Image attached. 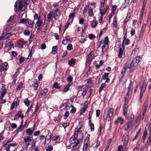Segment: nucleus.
Listing matches in <instances>:
<instances>
[{"instance_id": "obj_1", "label": "nucleus", "mask_w": 151, "mask_h": 151, "mask_svg": "<svg viewBox=\"0 0 151 151\" xmlns=\"http://www.w3.org/2000/svg\"><path fill=\"white\" fill-rule=\"evenodd\" d=\"M81 127L76 129L74 134L70 138V144H74L72 147L73 151H78L80 148L83 137V134L80 130Z\"/></svg>"}, {"instance_id": "obj_2", "label": "nucleus", "mask_w": 151, "mask_h": 151, "mask_svg": "<svg viewBox=\"0 0 151 151\" xmlns=\"http://www.w3.org/2000/svg\"><path fill=\"white\" fill-rule=\"evenodd\" d=\"M17 4L19 10H21L22 8L26 6L27 2L24 1H22L21 2L19 0H17L15 2L14 5V9L17 10Z\"/></svg>"}, {"instance_id": "obj_3", "label": "nucleus", "mask_w": 151, "mask_h": 151, "mask_svg": "<svg viewBox=\"0 0 151 151\" xmlns=\"http://www.w3.org/2000/svg\"><path fill=\"white\" fill-rule=\"evenodd\" d=\"M133 84L131 82L128 87V91L127 94L125 97V99H127L128 100H130L132 96V93L133 89Z\"/></svg>"}, {"instance_id": "obj_4", "label": "nucleus", "mask_w": 151, "mask_h": 151, "mask_svg": "<svg viewBox=\"0 0 151 151\" xmlns=\"http://www.w3.org/2000/svg\"><path fill=\"white\" fill-rule=\"evenodd\" d=\"M132 69L128 63H126L123 67V68L122 70L121 73L123 76L126 72H131V70Z\"/></svg>"}, {"instance_id": "obj_5", "label": "nucleus", "mask_w": 151, "mask_h": 151, "mask_svg": "<svg viewBox=\"0 0 151 151\" xmlns=\"http://www.w3.org/2000/svg\"><path fill=\"white\" fill-rule=\"evenodd\" d=\"M108 42V38L107 37H106L104 38V43L101 47L102 52H104L108 49L109 47Z\"/></svg>"}, {"instance_id": "obj_6", "label": "nucleus", "mask_w": 151, "mask_h": 151, "mask_svg": "<svg viewBox=\"0 0 151 151\" xmlns=\"http://www.w3.org/2000/svg\"><path fill=\"white\" fill-rule=\"evenodd\" d=\"M129 100H128L127 99H125V104L123 106V113L125 117L127 118L129 116V115L127 114V104L128 101Z\"/></svg>"}, {"instance_id": "obj_7", "label": "nucleus", "mask_w": 151, "mask_h": 151, "mask_svg": "<svg viewBox=\"0 0 151 151\" xmlns=\"http://www.w3.org/2000/svg\"><path fill=\"white\" fill-rule=\"evenodd\" d=\"M90 145V141L89 137H87L84 140V146L83 148V151H86L88 147Z\"/></svg>"}, {"instance_id": "obj_8", "label": "nucleus", "mask_w": 151, "mask_h": 151, "mask_svg": "<svg viewBox=\"0 0 151 151\" xmlns=\"http://www.w3.org/2000/svg\"><path fill=\"white\" fill-rule=\"evenodd\" d=\"M114 109L113 108L109 109L107 114V119L108 121L111 120L113 116Z\"/></svg>"}, {"instance_id": "obj_9", "label": "nucleus", "mask_w": 151, "mask_h": 151, "mask_svg": "<svg viewBox=\"0 0 151 151\" xmlns=\"http://www.w3.org/2000/svg\"><path fill=\"white\" fill-rule=\"evenodd\" d=\"M147 85V83L144 81L142 86L141 89L140 93V99H141L143 96V93L145 92Z\"/></svg>"}, {"instance_id": "obj_10", "label": "nucleus", "mask_w": 151, "mask_h": 151, "mask_svg": "<svg viewBox=\"0 0 151 151\" xmlns=\"http://www.w3.org/2000/svg\"><path fill=\"white\" fill-rule=\"evenodd\" d=\"M51 136L52 135L51 133H49L48 135H47L46 137H45L44 135H42L40 136V141H42L44 140V139H45L44 143H46V141L47 140H50L49 142H50V139Z\"/></svg>"}, {"instance_id": "obj_11", "label": "nucleus", "mask_w": 151, "mask_h": 151, "mask_svg": "<svg viewBox=\"0 0 151 151\" xmlns=\"http://www.w3.org/2000/svg\"><path fill=\"white\" fill-rule=\"evenodd\" d=\"M53 18H54L55 20L58 19L59 17L61 14L60 11L58 9H56L53 12Z\"/></svg>"}, {"instance_id": "obj_12", "label": "nucleus", "mask_w": 151, "mask_h": 151, "mask_svg": "<svg viewBox=\"0 0 151 151\" xmlns=\"http://www.w3.org/2000/svg\"><path fill=\"white\" fill-rule=\"evenodd\" d=\"M1 88L0 91V99L2 100L3 97L6 92V90L5 89V87L3 84H2Z\"/></svg>"}, {"instance_id": "obj_13", "label": "nucleus", "mask_w": 151, "mask_h": 151, "mask_svg": "<svg viewBox=\"0 0 151 151\" xmlns=\"http://www.w3.org/2000/svg\"><path fill=\"white\" fill-rule=\"evenodd\" d=\"M9 68L8 64L6 62L3 63L1 66L0 70L2 72L4 70H6Z\"/></svg>"}, {"instance_id": "obj_14", "label": "nucleus", "mask_w": 151, "mask_h": 151, "mask_svg": "<svg viewBox=\"0 0 151 151\" xmlns=\"http://www.w3.org/2000/svg\"><path fill=\"white\" fill-rule=\"evenodd\" d=\"M42 19L37 21L35 24V27L37 28V31L39 30L42 27Z\"/></svg>"}, {"instance_id": "obj_15", "label": "nucleus", "mask_w": 151, "mask_h": 151, "mask_svg": "<svg viewBox=\"0 0 151 151\" xmlns=\"http://www.w3.org/2000/svg\"><path fill=\"white\" fill-rule=\"evenodd\" d=\"M94 58V55L92 52H90L88 55L86 57V62H88L89 60L91 62L92 59Z\"/></svg>"}, {"instance_id": "obj_16", "label": "nucleus", "mask_w": 151, "mask_h": 151, "mask_svg": "<svg viewBox=\"0 0 151 151\" xmlns=\"http://www.w3.org/2000/svg\"><path fill=\"white\" fill-rule=\"evenodd\" d=\"M34 130L35 129H34L29 128L27 129L26 131V133L28 136H29V137H30L32 135Z\"/></svg>"}, {"instance_id": "obj_17", "label": "nucleus", "mask_w": 151, "mask_h": 151, "mask_svg": "<svg viewBox=\"0 0 151 151\" xmlns=\"http://www.w3.org/2000/svg\"><path fill=\"white\" fill-rule=\"evenodd\" d=\"M143 35L144 33L140 32L139 35L138 37H136V39L134 40V41L136 43H137L142 38Z\"/></svg>"}, {"instance_id": "obj_18", "label": "nucleus", "mask_w": 151, "mask_h": 151, "mask_svg": "<svg viewBox=\"0 0 151 151\" xmlns=\"http://www.w3.org/2000/svg\"><path fill=\"white\" fill-rule=\"evenodd\" d=\"M48 92V90L46 88H44L42 91L40 93V97L42 98L45 96Z\"/></svg>"}, {"instance_id": "obj_19", "label": "nucleus", "mask_w": 151, "mask_h": 151, "mask_svg": "<svg viewBox=\"0 0 151 151\" xmlns=\"http://www.w3.org/2000/svg\"><path fill=\"white\" fill-rule=\"evenodd\" d=\"M53 12L51 11L50 13L47 15V19L48 21L50 22L52 20V18H53Z\"/></svg>"}, {"instance_id": "obj_20", "label": "nucleus", "mask_w": 151, "mask_h": 151, "mask_svg": "<svg viewBox=\"0 0 151 151\" xmlns=\"http://www.w3.org/2000/svg\"><path fill=\"white\" fill-rule=\"evenodd\" d=\"M124 54V50L121 47H120L119 49V52L118 54V57L119 58H122V56Z\"/></svg>"}, {"instance_id": "obj_21", "label": "nucleus", "mask_w": 151, "mask_h": 151, "mask_svg": "<svg viewBox=\"0 0 151 151\" xmlns=\"http://www.w3.org/2000/svg\"><path fill=\"white\" fill-rule=\"evenodd\" d=\"M9 34H5L3 33L2 35L0 37V40H6L9 38Z\"/></svg>"}, {"instance_id": "obj_22", "label": "nucleus", "mask_w": 151, "mask_h": 151, "mask_svg": "<svg viewBox=\"0 0 151 151\" xmlns=\"http://www.w3.org/2000/svg\"><path fill=\"white\" fill-rule=\"evenodd\" d=\"M73 78L71 76H68L67 78V81L69 84L72 85L73 84Z\"/></svg>"}, {"instance_id": "obj_23", "label": "nucleus", "mask_w": 151, "mask_h": 151, "mask_svg": "<svg viewBox=\"0 0 151 151\" xmlns=\"http://www.w3.org/2000/svg\"><path fill=\"white\" fill-rule=\"evenodd\" d=\"M75 15V13H72L70 14L69 15V21L72 22L73 20L74 17Z\"/></svg>"}, {"instance_id": "obj_24", "label": "nucleus", "mask_w": 151, "mask_h": 151, "mask_svg": "<svg viewBox=\"0 0 151 151\" xmlns=\"http://www.w3.org/2000/svg\"><path fill=\"white\" fill-rule=\"evenodd\" d=\"M138 64L136 62L135 60H133L131 63L130 65L132 69H133V67H136L137 66Z\"/></svg>"}, {"instance_id": "obj_25", "label": "nucleus", "mask_w": 151, "mask_h": 151, "mask_svg": "<svg viewBox=\"0 0 151 151\" xmlns=\"http://www.w3.org/2000/svg\"><path fill=\"white\" fill-rule=\"evenodd\" d=\"M27 22H28L29 27L31 28H32L34 26V23L33 22L32 20H30L28 19H27Z\"/></svg>"}, {"instance_id": "obj_26", "label": "nucleus", "mask_w": 151, "mask_h": 151, "mask_svg": "<svg viewBox=\"0 0 151 151\" xmlns=\"http://www.w3.org/2000/svg\"><path fill=\"white\" fill-rule=\"evenodd\" d=\"M71 86V85L68 84L66 85V86L64 87L63 91L65 93L67 92L70 90L69 87Z\"/></svg>"}, {"instance_id": "obj_27", "label": "nucleus", "mask_w": 151, "mask_h": 151, "mask_svg": "<svg viewBox=\"0 0 151 151\" xmlns=\"http://www.w3.org/2000/svg\"><path fill=\"white\" fill-rule=\"evenodd\" d=\"M123 119L120 118H118L115 121V124H117L118 123H120L121 124H122L123 123Z\"/></svg>"}, {"instance_id": "obj_28", "label": "nucleus", "mask_w": 151, "mask_h": 151, "mask_svg": "<svg viewBox=\"0 0 151 151\" xmlns=\"http://www.w3.org/2000/svg\"><path fill=\"white\" fill-rule=\"evenodd\" d=\"M129 137L128 135L126 136L125 137L124 142V145L126 146L128 143Z\"/></svg>"}, {"instance_id": "obj_29", "label": "nucleus", "mask_w": 151, "mask_h": 151, "mask_svg": "<svg viewBox=\"0 0 151 151\" xmlns=\"http://www.w3.org/2000/svg\"><path fill=\"white\" fill-rule=\"evenodd\" d=\"M31 137L29 136L25 137H24V142H30L31 141Z\"/></svg>"}, {"instance_id": "obj_30", "label": "nucleus", "mask_w": 151, "mask_h": 151, "mask_svg": "<svg viewBox=\"0 0 151 151\" xmlns=\"http://www.w3.org/2000/svg\"><path fill=\"white\" fill-rule=\"evenodd\" d=\"M92 83V81L91 79H88L87 80L86 86L88 87H90Z\"/></svg>"}, {"instance_id": "obj_31", "label": "nucleus", "mask_w": 151, "mask_h": 151, "mask_svg": "<svg viewBox=\"0 0 151 151\" xmlns=\"http://www.w3.org/2000/svg\"><path fill=\"white\" fill-rule=\"evenodd\" d=\"M23 84L22 82L19 83L17 86L16 90L18 91L22 89L23 87Z\"/></svg>"}, {"instance_id": "obj_32", "label": "nucleus", "mask_w": 151, "mask_h": 151, "mask_svg": "<svg viewBox=\"0 0 151 151\" xmlns=\"http://www.w3.org/2000/svg\"><path fill=\"white\" fill-rule=\"evenodd\" d=\"M40 103H37L34 112V114H35L37 112L39 108L40 107Z\"/></svg>"}, {"instance_id": "obj_33", "label": "nucleus", "mask_w": 151, "mask_h": 151, "mask_svg": "<svg viewBox=\"0 0 151 151\" xmlns=\"http://www.w3.org/2000/svg\"><path fill=\"white\" fill-rule=\"evenodd\" d=\"M87 107V105H84L82 109L81 110V114H82L85 112L86 110Z\"/></svg>"}, {"instance_id": "obj_34", "label": "nucleus", "mask_w": 151, "mask_h": 151, "mask_svg": "<svg viewBox=\"0 0 151 151\" xmlns=\"http://www.w3.org/2000/svg\"><path fill=\"white\" fill-rule=\"evenodd\" d=\"M149 137L148 138V140L147 143L148 144H149L151 147V129H150V132L149 133Z\"/></svg>"}, {"instance_id": "obj_35", "label": "nucleus", "mask_w": 151, "mask_h": 151, "mask_svg": "<svg viewBox=\"0 0 151 151\" xmlns=\"http://www.w3.org/2000/svg\"><path fill=\"white\" fill-rule=\"evenodd\" d=\"M58 50V47L57 46H54L52 48V53L53 54H55L57 52V51Z\"/></svg>"}, {"instance_id": "obj_36", "label": "nucleus", "mask_w": 151, "mask_h": 151, "mask_svg": "<svg viewBox=\"0 0 151 151\" xmlns=\"http://www.w3.org/2000/svg\"><path fill=\"white\" fill-rule=\"evenodd\" d=\"M97 24V22L96 20H93L91 23V27L94 28L96 27Z\"/></svg>"}, {"instance_id": "obj_37", "label": "nucleus", "mask_w": 151, "mask_h": 151, "mask_svg": "<svg viewBox=\"0 0 151 151\" xmlns=\"http://www.w3.org/2000/svg\"><path fill=\"white\" fill-rule=\"evenodd\" d=\"M100 144V142L97 140V142L96 143V145L93 147V149L95 150H96L97 149H98V146Z\"/></svg>"}, {"instance_id": "obj_38", "label": "nucleus", "mask_w": 151, "mask_h": 151, "mask_svg": "<svg viewBox=\"0 0 151 151\" xmlns=\"http://www.w3.org/2000/svg\"><path fill=\"white\" fill-rule=\"evenodd\" d=\"M132 120H130L129 121L127 124V129H129L132 126Z\"/></svg>"}, {"instance_id": "obj_39", "label": "nucleus", "mask_w": 151, "mask_h": 151, "mask_svg": "<svg viewBox=\"0 0 151 151\" xmlns=\"http://www.w3.org/2000/svg\"><path fill=\"white\" fill-rule=\"evenodd\" d=\"M34 19L36 20L37 21H39L41 19L40 18V16H39L37 14H35L34 15Z\"/></svg>"}, {"instance_id": "obj_40", "label": "nucleus", "mask_w": 151, "mask_h": 151, "mask_svg": "<svg viewBox=\"0 0 151 151\" xmlns=\"http://www.w3.org/2000/svg\"><path fill=\"white\" fill-rule=\"evenodd\" d=\"M65 39L68 42H71L73 40V38L70 36H67L65 37Z\"/></svg>"}, {"instance_id": "obj_41", "label": "nucleus", "mask_w": 151, "mask_h": 151, "mask_svg": "<svg viewBox=\"0 0 151 151\" xmlns=\"http://www.w3.org/2000/svg\"><path fill=\"white\" fill-rule=\"evenodd\" d=\"M27 19L23 18L20 20L19 23L25 24H26Z\"/></svg>"}, {"instance_id": "obj_42", "label": "nucleus", "mask_w": 151, "mask_h": 151, "mask_svg": "<svg viewBox=\"0 0 151 151\" xmlns=\"http://www.w3.org/2000/svg\"><path fill=\"white\" fill-rule=\"evenodd\" d=\"M53 138H54V139H53V140L55 141L56 142H58L59 141L60 139L59 136H54L53 137Z\"/></svg>"}, {"instance_id": "obj_43", "label": "nucleus", "mask_w": 151, "mask_h": 151, "mask_svg": "<svg viewBox=\"0 0 151 151\" xmlns=\"http://www.w3.org/2000/svg\"><path fill=\"white\" fill-rule=\"evenodd\" d=\"M24 103L25 105L27 106H28L29 105V102L27 99H26L24 101Z\"/></svg>"}, {"instance_id": "obj_44", "label": "nucleus", "mask_w": 151, "mask_h": 151, "mask_svg": "<svg viewBox=\"0 0 151 151\" xmlns=\"http://www.w3.org/2000/svg\"><path fill=\"white\" fill-rule=\"evenodd\" d=\"M123 43H124L126 45H128L129 44L130 42V41L129 40L127 39H124L123 42Z\"/></svg>"}, {"instance_id": "obj_45", "label": "nucleus", "mask_w": 151, "mask_h": 151, "mask_svg": "<svg viewBox=\"0 0 151 151\" xmlns=\"http://www.w3.org/2000/svg\"><path fill=\"white\" fill-rule=\"evenodd\" d=\"M17 103L16 102H14L11 105V110L13 109L15 107L17 106Z\"/></svg>"}, {"instance_id": "obj_46", "label": "nucleus", "mask_w": 151, "mask_h": 151, "mask_svg": "<svg viewBox=\"0 0 151 151\" xmlns=\"http://www.w3.org/2000/svg\"><path fill=\"white\" fill-rule=\"evenodd\" d=\"M32 86L34 90H36L37 89L38 86V84L37 83H35L32 85Z\"/></svg>"}, {"instance_id": "obj_47", "label": "nucleus", "mask_w": 151, "mask_h": 151, "mask_svg": "<svg viewBox=\"0 0 151 151\" xmlns=\"http://www.w3.org/2000/svg\"><path fill=\"white\" fill-rule=\"evenodd\" d=\"M40 29H41V32H44L47 30V26L43 27L42 26Z\"/></svg>"}, {"instance_id": "obj_48", "label": "nucleus", "mask_w": 151, "mask_h": 151, "mask_svg": "<svg viewBox=\"0 0 151 151\" xmlns=\"http://www.w3.org/2000/svg\"><path fill=\"white\" fill-rule=\"evenodd\" d=\"M53 87L59 89L60 87V86L57 83H55L54 84Z\"/></svg>"}, {"instance_id": "obj_49", "label": "nucleus", "mask_w": 151, "mask_h": 151, "mask_svg": "<svg viewBox=\"0 0 151 151\" xmlns=\"http://www.w3.org/2000/svg\"><path fill=\"white\" fill-rule=\"evenodd\" d=\"M88 15L89 16H92L93 15V10L92 9H89L88 12Z\"/></svg>"}, {"instance_id": "obj_50", "label": "nucleus", "mask_w": 151, "mask_h": 151, "mask_svg": "<svg viewBox=\"0 0 151 151\" xmlns=\"http://www.w3.org/2000/svg\"><path fill=\"white\" fill-rule=\"evenodd\" d=\"M146 28V25L145 24H143L142 27L141 28L140 32L144 33Z\"/></svg>"}, {"instance_id": "obj_51", "label": "nucleus", "mask_w": 151, "mask_h": 151, "mask_svg": "<svg viewBox=\"0 0 151 151\" xmlns=\"http://www.w3.org/2000/svg\"><path fill=\"white\" fill-rule=\"evenodd\" d=\"M24 128V126H23L22 125H20L17 129V132H19L23 130Z\"/></svg>"}, {"instance_id": "obj_52", "label": "nucleus", "mask_w": 151, "mask_h": 151, "mask_svg": "<svg viewBox=\"0 0 151 151\" xmlns=\"http://www.w3.org/2000/svg\"><path fill=\"white\" fill-rule=\"evenodd\" d=\"M109 73H104L103 76V79L106 80V79L108 78V75Z\"/></svg>"}, {"instance_id": "obj_53", "label": "nucleus", "mask_w": 151, "mask_h": 151, "mask_svg": "<svg viewBox=\"0 0 151 151\" xmlns=\"http://www.w3.org/2000/svg\"><path fill=\"white\" fill-rule=\"evenodd\" d=\"M53 147L52 145H49L46 149V151H52Z\"/></svg>"}, {"instance_id": "obj_54", "label": "nucleus", "mask_w": 151, "mask_h": 151, "mask_svg": "<svg viewBox=\"0 0 151 151\" xmlns=\"http://www.w3.org/2000/svg\"><path fill=\"white\" fill-rule=\"evenodd\" d=\"M106 85L105 83H102L101 85L99 92H100L105 87Z\"/></svg>"}, {"instance_id": "obj_55", "label": "nucleus", "mask_w": 151, "mask_h": 151, "mask_svg": "<svg viewBox=\"0 0 151 151\" xmlns=\"http://www.w3.org/2000/svg\"><path fill=\"white\" fill-rule=\"evenodd\" d=\"M141 60V59L140 58H139V57H136L133 60H135L136 62H137V63L138 64Z\"/></svg>"}, {"instance_id": "obj_56", "label": "nucleus", "mask_w": 151, "mask_h": 151, "mask_svg": "<svg viewBox=\"0 0 151 151\" xmlns=\"http://www.w3.org/2000/svg\"><path fill=\"white\" fill-rule=\"evenodd\" d=\"M67 49L68 50H71L73 49L72 45L71 44H69L67 47Z\"/></svg>"}, {"instance_id": "obj_57", "label": "nucleus", "mask_w": 151, "mask_h": 151, "mask_svg": "<svg viewBox=\"0 0 151 151\" xmlns=\"http://www.w3.org/2000/svg\"><path fill=\"white\" fill-rule=\"evenodd\" d=\"M69 114V112L67 111L65 114L64 116V119H66L67 117L68 116Z\"/></svg>"}, {"instance_id": "obj_58", "label": "nucleus", "mask_w": 151, "mask_h": 151, "mask_svg": "<svg viewBox=\"0 0 151 151\" xmlns=\"http://www.w3.org/2000/svg\"><path fill=\"white\" fill-rule=\"evenodd\" d=\"M106 31V29L105 28H103L100 31L99 37H100L103 33H105Z\"/></svg>"}, {"instance_id": "obj_59", "label": "nucleus", "mask_w": 151, "mask_h": 151, "mask_svg": "<svg viewBox=\"0 0 151 151\" xmlns=\"http://www.w3.org/2000/svg\"><path fill=\"white\" fill-rule=\"evenodd\" d=\"M93 112V110L92 109H91L90 111L89 112L88 119H91V116Z\"/></svg>"}, {"instance_id": "obj_60", "label": "nucleus", "mask_w": 151, "mask_h": 151, "mask_svg": "<svg viewBox=\"0 0 151 151\" xmlns=\"http://www.w3.org/2000/svg\"><path fill=\"white\" fill-rule=\"evenodd\" d=\"M24 34L26 36H28L30 34V32L27 30H25L24 31Z\"/></svg>"}, {"instance_id": "obj_61", "label": "nucleus", "mask_w": 151, "mask_h": 151, "mask_svg": "<svg viewBox=\"0 0 151 151\" xmlns=\"http://www.w3.org/2000/svg\"><path fill=\"white\" fill-rule=\"evenodd\" d=\"M113 25V27H116L117 26V20L116 19H114V22L112 24Z\"/></svg>"}, {"instance_id": "obj_62", "label": "nucleus", "mask_w": 151, "mask_h": 151, "mask_svg": "<svg viewBox=\"0 0 151 151\" xmlns=\"http://www.w3.org/2000/svg\"><path fill=\"white\" fill-rule=\"evenodd\" d=\"M25 144L23 146L26 149H27L28 146L30 145L29 142H25Z\"/></svg>"}, {"instance_id": "obj_63", "label": "nucleus", "mask_w": 151, "mask_h": 151, "mask_svg": "<svg viewBox=\"0 0 151 151\" xmlns=\"http://www.w3.org/2000/svg\"><path fill=\"white\" fill-rule=\"evenodd\" d=\"M75 61L73 60H70L68 64L69 65H71L73 64H74Z\"/></svg>"}, {"instance_id": "obj_64", "label": "nucleus", "mask_w": 151, "mask_h": 151, "mask_svg": "<svg viewBox=\"0 0 151 151\" xmlns=\"http://www.w3.org/2000/svg\"><path fill=\"white\" fill-rule=\"evenodd\" d=\"M67 104V103H64L62 105H61L60 106V107L62 109L65 110V108L66 107Z\"/></svg>"}]
</instances>
